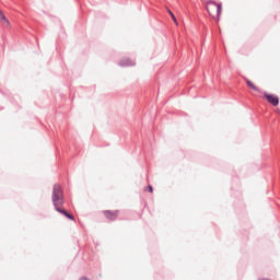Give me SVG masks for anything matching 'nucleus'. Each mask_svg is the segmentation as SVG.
<instances>
[{
    "label": "nucleus",
    "mask_w": 280,
    "mask_h": 280,
    "mask_svg": "<svg viewBox=\"0 0 280 280\" xmlns=\"http://www.w3.org/2000/svg\"><path fill=\"white\" fill-rule=\"evenodd\" d=\"M207 10L214 21H220V14L222 13V4H218L215 2L210 1L207 4Z\"/></svg>",
    "instance_id": "obj_1"
},
{
    "label": "nucleus",
    "mask_w": 280,
    "mask_h": 280,
    "mask_svg": "<svg viewBox=\"0 0 280 280\" xmlns=\"http://www.w3.org/2000/svg\"><path fill=\"white\" fill-rule=\"evenodd\" d=\"M52 202L55 205L56 210L60 209L62 205V187L60 185H55L52 189Z\"/></svg>",
    "instance_id": "obj_2"
},
{
    "label": "nucleus",
    "mask_w": 280,
    "mask_h": 280,
    "mask_svg": "<svg viewBox=\"0 0 280 280\" xmlns=\"http://www.w3.org/2000/svg\"><path fill=\"white\" fill-rule=\"evenodd\" d=\"M262 95L266 97L267 102L271 104V106H279V96L266 92H262Z\"/></svg>",
    "instance_id": "obj_3"
},
{
    "label": "nucleus",
    "mask_w": 280,
    "mask_h": 280,
    "mask_svg": "<svg viewBox=\"0 0 280 280\" xmlns=\"http://www.w3.org/2000/svg\"><path fill=\"white\" fill-rule=\"evenodd\" d=\"M103 215H105L107 220H117V218H119V210H105L103 211Z\"/></svg>",
    "instance_id": "obj_4"
},
{
    "label": "nucleus",
    "mask_w": 280,
    "mask_h": 280,
    "mask_svg": "<svg viewBox=\"0 0 280 280\" xmlns=\"http://www.w3.org/2000/svg\"><path fill=\"white\" fill-rule=\"evenodd\" d=\"M245 82L252 91H255L256 93H261V89L255 84V82L250 81L249 79H245Z\"/></svg>",
    "instance_id": "obj_5"
},
{
    "label": "nucleus",
    "mask_w": 280,
    "mask_h": 280,
    "mask_svg": "<svg viewBox=\"0 0 280 280\" xmlns=\"http://www.w3.org/2000/svg\"><path fill=\"white\" fill-rule=\"evenodd\" d=\"M0 21H1L2 25H4L7 27V30H10V27H11L10 21L8 20V18H5V14H3L2 11H0Z\"/></svg>",
    "instance_id": "obj_6"
},
{
    "label": "nucleus",
    "mask_w": 280,
    "mask_h": 280,
    "mask_svg": "<svg viewBox=\"0 0 280 280\" xmlns=\"http://www.w3.org/2000/svg\"><path fill=\"white\" fill-rule=\"evenodd\" d=\"M57 211L59 213H62L63 215H66V218H69V220H72V221L75 220V218L73 215L69 214L67 211H65V210H62L60 208H57Z\"/></svg>",
    "instance_id": "obj_7"
},
{
    "label": "nucleus",
    "mask_w": 280,
    "mask_h": 280,
    "mask_svg": "<svg viewBox=\"0 0 280 280\" xmlns=\"http://www.w3.org/2000/svg\"><path fill=\"white\" fill-rule=\"evenodd\" d=\"M167 12L171 16V19L173 20V23L178 26V20L176 19V15H174V12H172V10L167 9Z\"/></svg>",
    "instance_id": "obj_8"
},
{
    "label": "nucleus",
    "mask_w": 280,
    "mask_h": 280,
    "mask_svg": "<svg viewBox=\"0 0 280 280\" xmlns=\"http://www.w3.org/2000/svg\"><path fill=\"white\" fill-rule=\"evenodd\" d=\"M145 191H150V194H152L154 191V188H152V186H148V188H145Z\"/></svg>",
    "instance_id": "obj_9"
}]
</instances>
